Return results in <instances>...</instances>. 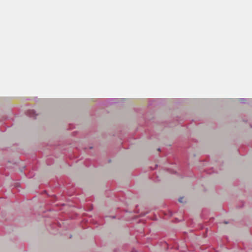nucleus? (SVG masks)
Here are the masks:
<instances>
[{
    "label": "nucleus",
    "instance_id": "nucleus-1",
    "mask_svg": "<svg viewBox=\"0 0 252 252\" xmlns=\"http://www.w3.org/2000/svg\"><path fill=\"white\" fill-rule=\"evenodd\" d=\"M183 199H184V197H181L180 198H179V201L181 203H183Z\"/></svg>",
    "mask_w": 252,
    "mask_h": 252
}]
</instances>
